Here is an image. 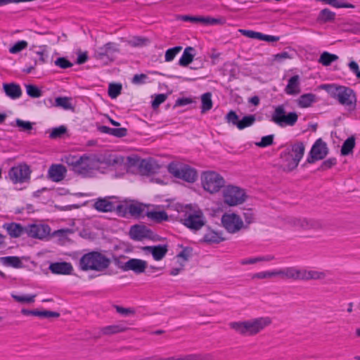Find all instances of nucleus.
Returning a JSON list of instances; mask_svg holds the SVG:
<instances>
[{
    "label": "nucleus",
    "mask_w": 360,
    "mask_h": 360,
    "mask_svg": "<svg viewBox=\"0 0 360 360\" xmlns=\"http://www.w3.org/2000/svg\"><path fill=\"white\" fill-rule=\"evenodd\" d=\"M127 330V327L124 323H119L105 326L101 329V332L104 335H112L123 332Z\"/></svg>",
    "instance_id": "obj_35"
},
{
    "label": "nucleus",
    "mask_w": 360,
    "mask_h": 360,
    "mask_svg": "<svg viewBox=\"0 0 360 360\" xmlns=\"http://www.w3.org/2000/svg\"><path fill=\"white\" fill-rule=\"evenodd\" d=\"M194 56V49L191 46L186 47L179 58V65L182 67L188 66L193 61Z\"/></svg>",
    "instance_id": "obj_33"
},
{
    "label": "nucleus",
    "mask_w": 360,
    "mask_h": 360,
    "mask_svg": "<svg viewBox=\"0 0 360 360\" xmlns=\"http://www.w3.org/2000/svg\"><path fill=\"white\" fill-rule=\"evenodd\" d=\"M222 226L230 233H236L245 227L242 218L234 212H226L221 219Z\"/></svg>",
    "instance_id": "obj_12"
},
{
    "label": "nucleus",
    "mask_w": 360,
    "mask_h": 360,
    "mask_svg": "<svg viewBox=\"0 0 360 360\" xmlns=\"http://www.w3.org/2000/svg\"><path fill=\"white\" fill-rule=\"evenodd\" d=\"M117 51V46L113 43H108L100 48V54L108 56Z\"/></svg>",
    "instance_id": "obj_47"
},
{
    "label": "nucleus",
    "mask_w": 360,
    "mask_h": 360,
    "mask_svg": "<svg viewBox=\"0 0 360 360\" xmlns=\"http://www.w3.org/2000/svg\"><path fill=\"white\" fill-rule=\"evenodd\" d=\"M255 121V115H247L243 117L241 120L238 123V129L241 130L246 127L252 126Z\"/></svg>",
    "instance_id": "obj_43"
},
{
    "label": "nucleus",
    "mask_w": 360,
    "mask_h": 360,
    "mask_svg": "<svg viewBox=\"0 0 360 360\" xmlns=\"http://www.w3.org/2000/svg\"><path fill=\"white\" fill-rule=\"evenodd\" d=\"M3 89L7 96L11 99H17L21 96L22 90L20 85L15 83L4 84Z\"/></svg>",
    "instance_id": "obj_28"
},
{
    "label": "nucleus",
    "mask_w": 360,
    "mask_h": 360,
    "mask_svg": "<svg viewBox=\"0 0 360 360\" xmlns=\"http://www.w3.org/2000/svg\"><path fill=\"white\" fill-rule=\"evenodd\" d=\"M246 193L244 189L233 186L228 185L223 189L224 202L229 206H237L245 202Z\"/></svg>",
    "instance_id": "obj_10"
},
{
    "label": "nucleus",
    "mask_w": 360,
    "mask_h": 360,
    "mask_svg": "<svg viewBox=\"0 0 360 360\" xmlns=\"http://www.w3.org/2000/svg\"><path fill=\"white\" fill-rule=\"evenodd\" d=\"M153 236L151 231L144 225H134L131 227L129 236L134 240H142L146 238H150Z\"/></svg>",
    "instance_id": "obj_23"
},
{
    "label": "nucleus",
    "mask_w": 360,
    "mask_h": 360,
    "mask_svg": "<svg viewBox=\"0 0 360 360\" xmlns=\"http://www.w3.org/2000/svg\"><path fill=\"white\" fill-rule=\"evenodd\" d=\"M239 32L243 36H245V37L251 38V39H259V40L260 37H261V32H255V31H252V30H242L241 29V30H239Z\"/></svg>",
    "instance_id": "obj_55"
},
{
    "label": "nucleus",
    "mask_w": 360,
    "mask_h": 360,
    "mask_svg": "<svg viewBox=\"0 0 360 360\" xmlns=\"http://www.w3.org/2000/svg\"><path fill=\"white\" fill-rule=\"evenodd\" d=\"M226 120L228 122L231 123L232 124L238 127V123H239L238 116L234 111H230L226 115Z\"/></svg>",
    "instance_id": "obj_57"
},
{
    "label": "nucleus",
    "mask_w": 360,
    "mask_h": 360,
    "mask_svg": "<svg viewBox=\"0 0 360 360\" xmlns=\"http://www.w3.org/2000/svg\"><path fill=\"white\" fill-rule=\"evenodd\" d=\"M202 112H205L212 108V94L209 92L201 96Z\"/></svg>",
    "instance_id": "obj_39"
},
{
    "label": "nucleus",
    "mask_w": 360,
    "mask_h": 360,
    "mask_svg": "<svg viewBox=\"0 0 360 360\" xmlns=\"http://www.w3.org/2000/svg\"><path fill=\"white\" fill-rule=\"evenodd\" d=\"M271 323L269 317H259L245 321L232 322L230 326L238 333L252 335L259 333Z\"/></svg>",
    "instance_id": "obj_3"
},
{
    "label": "nucleus",
    "mask_w": 360,
    "mask_h": 360,
    "mask_svg": "<svg viewBox=\"0 0 360 360\" xmlns=\"http://www.w3.org/2000/svg\"><path fill=\"white\" fill-rule=\"evenodd\" d=\"M274 259V257L270 255L259 256L255 257L245 258L241 260L242 264H252L260 262H269Z\"/></svg>",
    "instance_id": "obj_40"
},
{
    "label": "nucleus",
    "mask_w": 360,
    "mask_h": 360,
    "mask_svg": "<svg viewBox=\"0 0 360 360\" xmlns=\"http://www.w3.org/2000/svg\"><path fill=\"white\" fill-rule=\"evenodd\" d=\"M290 224L296 230H315L321 227V223L319 221L307 218L292 219Z\"/></svg>",
    "instance_id": "obj_20"
},
{
    "label": "nucleus",
    "mask_w": 360,
    "mask_h": 360,
    "mask_svg": "<svg viewBox=\"0 0 360 360\" xmlns=\"http://www.w3.org/2000/svg\"><path fill=\"white\" fill-rule=\"evenodd\" d=\"M27 45V42L25 40L18 41L9 48V52L12 54L18 53L25 49Z\"/></svg>",
    "instance_id": "obj_45"
},
{
    "label": "nucleus",
    "mask_w": 360,
    "mask_h": 360,
    "mask_svg": "<svg viewBox=\"0 0 360 360\" xmlns=\"http://www.w3.org/2000/svg\"><path fill=\"white\" fill-rule=\"evenodd\" d=\"M189 257V251L186 249L183 250L178 255L177 259L179 262L181 261H186Z\"/></svg>",
    "instance_id": "obj_62"
},
{
    "label": "nucleus",
    "mask_w": 360,
    "mask_h": 360,
    "mask_svg": "<svg viewBox=\"0 0 360 360\" xmlns=\"http://www.w3.org/2000/svg\"><path fill=\"white\" fill-rule=\"evenodd\" d=\"M326 275V271L293 266V280H319L323 279Z\"/></svg>",
    "instance_id": "obj_16"
},
{
    "label": "nucleus",
    "mask_w": 360,
    "mask_h": 360,
    "mask_svg": "<svg viewBox=\"0 0 360 360\" xmlns=\"http://www.w3.org/2000/svg\"><path fill=\"white\" fill-rule=\"evenodd\" d=\"M121 90V85L110 84L108 87V95L111 98H115L120 94Z\"/></svg>",
    "instance_id": "obj_48"
},
{
    "label": "nucleus",
    "mask_w": 360,
    "mask_h": 360,
    "mask_svg": "<svg viewBox=\"0 0 360 360\" xmlns=\"http://www.w3.org/2000/svg\"><path fill=\"white\" fill-rule=\"evenodd\" d=\"M31 172L32 170L29 165L25 163H20L9 169L8 176L13 184H23L30 181Z\"/></svg>",
    "instance_id": "obj_11"
},
{
    "label": "nucleus",
    "mask_w": 360,
    "mask_h": 360,
    "mask_svg": "<svg viewBox=\"0 0 360 360\" xmlns=\"http://www.w3.org/2000/svg\"><path fill=\"white\" fill-rule=\"evenodd\" d=\"M120 208H118L120 210L122 208H124L125 213H129L130 215L134 217H139L143 211V205L137 202H126L124 205H120Z\"/></svg>",
    "instance_id": "obj_26"
},
{
    "label": "nucleus",
    "mask_w": 360,
    "mask_h": 360,
    "mask_svg": "<svg viewBox=\"0 0 360 360\" xmlns=\"http://www.w3.org/2000/svg\"><path fill=\"white\" fill-rule=\"evenodd\" d=\"M355 146V139L354 136L349 137L345 141L341 148V154L342 155H347L352 153Z\"/></svg>",
    "instance_id": "obj_36"
},
{
    "label": "nucleus",
    "mask_w": 360,
    "mask_h": 360,
    "mask_svg": "<svg viewBox=\"0 0 360 360\" xmlns=\"http://www.w3.org/2000/svg\"><path fill=\"white\" fill-rule=\"evenodd\" d=\"M51 233L50 227L44 224H30L25 226V233L30 238L44 239Z\"/></svg>",
    "instance_id": "obj_17"
},
{
    "label": "nucleus",
    "mask_w": 360,
    "mask_h": 360,
    "mask_svg": "<svg viewBox=\"0 0 360 360\" xmlns=\"http://www.w3.org/2000/svg\"><path fill=\"white\" fill-rule=\"evenodd\" d=\"M316 101V95L309 93L301 95L296 101L297 105L301 108L310 107Z\"/></svg>",
    "instance_id": "obj_30"
},
{
    "label": "nucleus",
    "mask_w": 360,
    "mask_h": 360,
    "mask_svg": "<svg viewBox=\"0 0 360 360\" xmlns=\"http://www.w3.org/2000/svg\"><path fill=\"white\" fill-rule=\"evenodd\" d=\"M49 269L55 274L68 275L71 274L73 269L70 263L63 262L51 264Z\"/></svg>",
    "instance_id": "obj_25"
},
{
    "label": "nucleus",
    "mask_w": 360,
    "mask_h": 360,
    "mask_svg": "<svg viewBox=\"0 0 360 360\" xmlns=\"http://www.w3.org/2000/svg\"><path fill=\"white\" fill-rule=\"evenodd\" d=\"M203 239L205 242L210 243H218L224 240V238L221 233L212 229L207 230L203 237Z\"/></svg>",
    "instance_id": "obj_34"
},
{
    "label": "nucleus",
    "mask_w": 360,
    "mask_h": 360,
    "mask_svg": "<svg viewBox=\"0 0 360 360\" xmlns=\"http://www.w3.org/2000/svg\"><path fill=\"white\" fill-rule=\"evenodd\" d=\"M115 309L117 313L124 316H129L133 315L135 312L132 308H124L120 306H115Z\"/></svg>",
    "instance_id": "obj_56"
},
{
    "label": "nucleus",
    "mask_w": 360,
    "mask_h": 360,
    "mask_svg": "<svg viewBox=\"0 0 360 360\" xmlns=\"http://www.w3.org/2000/svg\"><path fill=\"white\" fill-rule=\"evenodd\" d=\"M146 216L148 219L155 222H162L163 221H167L168 219L167 213L165 211L160 210L158 208L148 210L146 212Z\"/></svg>",
    "instance_id": "obj_31"
},
{
    "label": "nucleus",
    "mask_w": 360,
    "mask_h": 360,
    "mask_svg": "<svg viewBox=\"0 0 360 360\" xmlns=\"http://www.w3.org/2000/svg\"><path fill=\"white\" fill-rule=\"evenodd\" d=\"M127 134V129L124 128H112L111 135L117 137H122Z\"/></svg>",
    "instance_id": "obj_60"
},
{
    "label": "nucleus",
    "mask_w": 360,
    "mask_h": 360,
    "mask_svg": "<svg viewBox=\"0 0 360 360\" xmlns=\"http://www.w3.org/2000/svg\"><path fill=\"white\" fill-rule=\"evenodd\" d=\"M168 172L174 178L193 183L197 179L196 170L189 165L180 162H172L167 166Z\"/></svg>",
    "instance_id": "obj_7"
},
{
    "label": "nucleus",
    "mask_w": 360,
    "mask_h": 360,
    "mask_svg": "<svg viewBox=\"0 0 360 360\" xmlns=\"http://www.w3.org/2000/svg\"><path fill=\"white\" fill-rule=\"evenodd\" d=\"M200 181L203 189L211 194L217 193L225 187L224 177L217 172H204L201 174Z\"/></svg>",
    "instance_id": "obj_8"
},
{
    "label": "nucleus",
    "mask_w": 360,
    "mask_h": 360,
    "mask_svg": "<svg viewBox=\"0 0 360 360\" xmlns=\"http://www.w3.org/2000/svg\"><path fill=\"white\" fill-rule=\"evenodd\" d=\"M274 136L273 134L263 136L261 141L256 142L255 145L260 148H265L273 144Z\"/></svg>",
    "instance_id": "obj_49"
},
{
    "label": "nucleus",
    "mask_w": 360,
    "mask_h": 360,
    "mask_svg": "<svg viewBox=\"0 0 360 360\" xmlns=\"http://www.w3.org/2000/svg\"><path fill=\"white\" fill-rule=\"evenodd\" d=\"M205 223L202 212L197 207L190 209L186 217L184 219V224L193 230H199Z\"/></svg>",
    "instance_id": "obj_13"
},
{
    "label": "nucleus",
    "mask_w": 360,
    "mask_h": 360,
    "mask_svg": "<svg viewBox=\"0 0 360 360\" xmlns=\"http://www.w3.org/2000/svg\"><path fill=\"white\" fill-rule=\"evenodd\" d=\"M148 263L146 261L133 258L127 261L122 266V269L124 271H132L136 274H141L145 272Z\"/></svg>",
    "instance_id": "obj_22"
},
{
    "label": "nucleus",
    "mask_w": 360,
    "mask_h": 360,
    "mask_svg": "<svg viewBox=\"0 0 360 360\" xmlns=\"http://www.w3.org/2000/svg\"><path fill=\"white\" fill-rule=\"evenodd\" d=\"M166 98H167V96L163 94L156 95V96L155 97L154 100L152 102L153 108H158L161 103L165 102Z\"/></svg>",
    "instance_id": "obj_58"
},
{
    "label": "nucleus",
    "mask_w": 360,
    "mask_h": 360,
    "mask_svg": "<svg viewBox=\"0 0 360 360\" xmlns=\"http://www.w3.org/2000/svg\"><path fill=\"white\" fill-rule=\"evenodd\" d=\"M67 172L63 165L52 164L48 169L47 178L53 182H60L65 179Z\"/></svg>",
    "instance_id": "obj_21"
},
{
    "label": "nucleus",
    "mask_w": 360,
    "mask_h": 360,
    "mask_svg": "<svg viewBox=\"0 0 360 360\" xmlns=\"http://www.w3.org/2000/svg\"><path fill=\"white\" fill-rule=\"evenodd\" d=\"M285 93L288 95L295 96L301 92L300 77L299 75H294L288 79L285 87Z\"/></svg>",
    "instance_id": "obj_24"
},
{
    "label": "nucleus",
    "mask_w": 360,
    "mask_h": 360,
    "mask_svg": "<svg viewBox=\"0 0 360 360\" xmlns=\"http://www.w3.org/2000/svg\"><path fill=\"white\" fill-rule=\"evenodd\" d=\"M338 59V56L337 55L325 51L321 55L319 62L324 66H328L331 63L337 60Z\"/></svg>",
    "instance_id": "obj_38"
},
{
    "label": "nucleus",
    "mask_w": 360,
    "mask_h": 360,
    "mask_svg": "<svg viewBox=\"0 0 360 360\" xmlns=\"http://www.w3.org/2000/svg\"><path fill=\"white\" fill-rule=\"evenodd\" d=\"M4 229L6 230L9 236L12 238H18L24 233H25V226H21L17 223L4 224Z\"/></svg>",
    "instance_id": "obj_27"
},
{
    "label": "nucleus",
    "mask_w": 360,
    "mask_h": 360,
    "mask_svg": "<svg viewBox=\"0 0 360 360\" xmlns=\"http://www.w3.org/2000/svg\"><path fill=\"white\" fill-rule=\"evenodd\" d=\"M305 151L303 142L297 141L288 147L283 155V170L291 172L297 168Z\"/></svg>",
    "instance_id": "obj_4"
},
{
    "label": "nucleus",
    "mask_w": 360,
    "mask_h": 360,
    "mask_svg": "<svg viewBox=\"0 0 360 360\" xmlns=\"http://www.w3.org/2000/svg\"><path fill=\"white\" fill-rule=\"evenodd\" d=\"M274 60L277 61H283L285 59L290 58L291 57L287 52H282L274 55Z\"/></svg>",
    "instance_id": "obj_63"
},
{
    "label": "nucleus",
    "mask_w": 360,
    "mask_h": 360,
    "mask_svg": "<svg viewBox=\"0 0 360 360\" xmlns=\"http://www.w3.org/2000/svg\"><path fill=\"white\" fill-rule=\"evenodd\" d=\"M27 94L32 98H39L41 96V90L34 85L29 84L26 86Z\"/></svg>",
    "instance_id": "obj_52"
},
{
    "label": "nucleus",
    "mask_w": 360,
    "mask_h": 360,
    "mask_svg": "<svg viewBox=\"0 0 360 360\" xmlns=\"http://www.w3.org/2000/svg\"><path fill=\"white\" fill-rule=\"evenodd\" d=\"M259 40L265 41H268V42H274V41H278L279 37H276V36H272V35L264 34L261 33V37H260Z\"/></svg>",
    "instance_id": "obj_61"
},
{
    "label": "nucleus",
    "mask_w": 360,
    "mask_h": 360,
    "mask_svg": "<svg viewBox=\"0 0 360 360\" xmlns=\"http://www.w3.org/2000/svg\"><path fill=\"white\" fill-rule=\"evenodd\" d=\"M56 106L61 107L65 110H71L73 108L71 99L68 97H58L56 98Z\"/></svg>",
    "instance_id": "obj_44"
},
{
    "label": "nucleus",
    "mask_w": 360,
    "mask_h": 360,
    "mask_svg": "<svg viewBox=\"0 0 360 360\" xmlns=\"http://www.w3.org/2000/svg\"><path fill=\"white\" fill-rule=\"evenodd\" d=\"M144 250L150 253L156 261L161 260L167 252V248L162 245L146 246L144 248Z\"/></svg>",
    "instance_id": "obj_29"
},
{
    "label": "nucleus",
    "mask_w": 360,
    "mask_h": 360,
    "mask_svg": "<svg viewBox=\"0 0 360 360\" xmlns=\"http://www.w3.org/2000/svg\"><path fill=\"white\" fill-rule=\"evenodd\" d=\"M179 19L184 22H190L193 24H200L205 26H212L216 25H223L225 23V19L223 18H213L211 16L202 15H181Z\"/></svg>",
    "instance_id": "obj_15"
},
{
    "label": "nucleus",
    "mask_w": 360,
    "mask_h": 360,
    "mask_svg": "<svg viewBox=\"0 0 360 360\" xmlns=\"http://www.w3.org/2000/svg\"><path fill=\"white\" fill-rule=\"evenodd\" d=\"M298 120V115L295 112L286 114L283 105L276 106L271 115V120L281 127H292Z\"/></svg>",
    "instance_id": "obj_9"
},
{
    "label": "nucleus",
    "mask_w": 360,
    "mask_h": 360,
    "mask_svg": "<svg viewBox=\"0 0 360 360\" xmlns=\"http://www.w3.org/2000/svg\"><path fill=\"white\" fill-rule=\"evenodd\" d=\"M16 126L22 131H30L32 129V123L20 119L15 120Z\"/></svg>",
    "instance_id": "obj_50"
},
{
    "label": "nucleus",
    "mask_w": 360,
    "mask_h": 360,
    "mask_svg": "<svg viewBox=\"0 0 360 360\" xmlns=\"http://www.w3.org/2000/svg\"><path fill=\"white\" fill-rule=\"evenodd\" d=\"M110 264V259L98 252L84 254L79 260V268L83 271L94 270L101 271L106 269Z\"/></svg>",
    "instance_id": "obj_5"
},
{
    "label": "nucleus",
    "mask_w": 360,
    "mask_h": 360,
    "mask_svg": "<svg viewBox=\"0 0 360 360\" xmlns=\"http://www.w3.org/2000/svg\"><path fill=\"white\" fill-rule=\"evenodd\" d=\"M147 76L145 74L135 75L133 77L132 82L134 84H140L146 82Z\"/></svg>",
    "instance_id": "obj_59"
},
{
    "label": "nucleus",
    "mask_w": 360,
    "mask_h": 360,
    "mask_svg": "<svg viewBox=\"0 0 360 360\" xmlns=\"http://www.w3.org/2000/svg\"><path fill=\"white\" fill-rule=\"evenodd\" d=\"M102 168L108 169L121 176L126 173L139 174L151 176V181L159 184H167L170 178L165 174V168L155 162L142 160L137 156L123 157L117 155L101 156Z\"/></svg>",
    "instance_id": "obj_1"
},
{
    "label": "nucleus",
    "mask_w": 360,
    "mask_h": 360,
    "mask_svg": "<svg viewBox=\"0 0 360 360\" xmlns=\"http://www.w3.org/2000/svg\"><path fill=\"white\" fill-rule=\"evenodd\" d=\"M33 316H39L41 318H51V317H58L59 314L55 311H51L47 310L39 311L34 310Z\"/></svg>",
    "instance_id": "obj_51"
},
{
    "label": "nucleus",
    "mask_w": 360,
    "mask_h": 360,
    "mask_svg": "<svg viewBox=\"0 0 360 360\" xmlns=\"http://www.w3.org/2000/svg\"><path fill=\"white\" fill-rule=\"evenodd\" d=\"M181 49V46H175L167 49L165 55V61L170 62L173 60L175 56L180 52Z\"/></svg>",
    "instance_id": "obj_46"
},
{
    "label": "nucleus",
    "mask_w": 360,
    "mask_h": 360,
    "mask_svg": "<svg viewBox=\"0 0 360 360\" xmlns=\"http://www.w3.org/2000/svg\"><path fill=\"white\" fill-rule=\"evenodd\" d=\"M321 89L340 105L345 106L347 110L353 111L356 109L357 98L356 93L351 88L332 84H323Z\"/></svg>",
    "instance_id": "obj_2"
},
{
    "label": "nucleus",
    "mask_w": 360,
    "mask_h": 360,
    "mask_svg": "<svg viewBox=\"0 0 360 360\" xmlns=\"http://www.w3.org/2000/svg\"><path fill=\"white\" fill-rule=\"evenodd\" d=\"M1 263L5 266L13 268H22L23 266L22 259L15 256H6L0 258Z\"/></svg>",
    "instance_id": "obj_32"
},
{
    "label": "nucleus",
    "mask_w": 360,
    "mask_h": 360,
    "mask_svg": "<svg viewBox=\"0 0 360 360\" xmlns=\"http://www.w3.org/2000/svg\"><path fill=\"white\" fill-rule=\"evenodd\" d=\"M94 207L98 212H108L120 208L116 197L109 196L96 200Z\"/></svg>",
    "instance_id": "obj_19"
},
{
    "label": "nucleus",
    "mask_w": 360,
    "mask_h": 360,
    "mask_svg": "<svg viewBox=\"0 0 360 360\" xmlns=\"http://www.w3.org/2000/svg\"><path fill=\"white\" fill-rule=\"evenodd\" d=\"M101 169H102L101 156L83 155L74 172L84 177H89L92 176L94 171Z\"/></svg>",
    "instance_id": "obj_6"
},
{
    "label": "nucleus",
    "mask_w": 360,
    "mask_h": 360,
    "mask_svg": "<svg viewBox=\"0 0 360 360\" xmlns=\"http://www.w3.org/2000/svg\"><path fill=\"white\" fill-rule=\"evenodd\" d=\"M65 132H66L65 127L60 126L58 127L53 128L51 130L49 136L51 139L58 138V137H60L61 136H63Z\"/></svg>",
    "instance_id": "obj_54"
},
{
    "label": "nucleus",
    "mask_w": 360,
    "mask_h": 360,
    "mask_svg": "<svg viewBox=\"0 0 360 360\" xmlns=\"http://www.w3.org/2000/svg\"><path fill=\"white\" fill-rule=\"evenodd\" d=\"M80 159L81 156L68 154L63 156L62 161L72 167V170L75 172V169L77 167Z\"/></svg>",
    "instance_id": "obj_37"
},
{
    "label": "nucleus",
    "mask_w": 360,
    "mask_h": 360,
    "mask_svg": "<svg viewBox=\"0 0 360 360\" xmlns=\"http://www.w3.org/2000/svg\"><path fill=\"white\" fill-rule=\"evenodd\" d=\"M192 101L191 98H182L177 99L176 104L179 106L186 105L188 104L191 103Z\"/></svg>",
    "instance_id": "obj_64"
},
{
    "label": "nucleus",
    "mask_w": 360,
    "mask_h": 360,
    "mask_svg": "<svg viewBox=\"0 0 360 360\" xmlns=\"http://www.w3.org/2000/svg\"><path fill=\"white\" fill-rule=\"evenodd\" d=\"M328 152L326 142L321 139H319L312 146L307 160L309 163H312L316 160H322L327 155Z\"/></svg>",
    "instance_id": "obj_18"
},
{
    "label": "nucleus",
    "mask_w": 360,
    "mask_h": 360,
    "mask_svg": "<svg viewBox=\"0 0 360 360\" xmlns=\"http://www.w3.org/2000/svg\"><path fill=\"white\" fill-rule=\"evenodd\" d=\"M11 297L18 302L20 303H32L35 300V295H15L12 293Z\"/></svg>",
    "instance_id": "obj_41"
},
{
    "label": "nucleus",
    "mask_w": 360,
    "mask_h": 360,
    "mask_svg": "<svg viewBox=\"0 0 360 360\" xmlns=\"http://www.w3.org/2000/svg\"><path fill=\"white\" fill-rule=\"evenodd\" d=\"M335 16V13L328 8H324L320 12L318 19L319 21L326 22L333 20Z\"/></svg>",
    "instance_id": "obj_42"
},
{
    "label": "nucleus",
    "mask_w": 360,
    "mask_h": 360,
    "mask_svg": "<svg viewBox=\"0 0 360 360\" xmlns=\"http://www.w3.org/2000/svg\"><path fill=\"white\" fill-rule=\"evenodd\" d=\"M279 277L283 279H293V266L285 267L255 274L254 278L264 279Z\"/></svg>",
    "instance_id": "obj_14"
},
{
    "label": "nucleus",
    "mask_w": 360,
    "mask_h": 360,
    "mask_svg": "<svg viewBox=\"0 0 360 360\" xmlns=\"http://www.w3.org/2000/svg\"><path fill=\"white\" fill-rule=\"evenodd\" d=\"M54 63L56 66L62 69H66L72 66V63L64 57L57 58Z\"/></svg>",
    "instance_id": "obj_53"
}]
</instances>
